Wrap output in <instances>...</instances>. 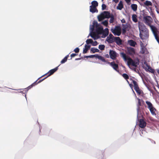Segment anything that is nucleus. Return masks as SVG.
Returning a JSON list of instances; mask_svg holds the SVG:
<instances>
[{"instance_id":"obj_1","label":"nucleus","mask_w":159,"mask_h":159,"mask_svg":"<svg viewBox=\"0 0 159 159\" xmlns=\"http://www.w3.org/2000/svg\"><path fill=\"white\" fill-rule=\"evenodd\" d=\"M58 66H57L55 68L50 70L48 73L42 75L36 81L28 86L27 88L25 89H26L27 91H28L29 89L32 88L33 86H34L35 85L37 84H38L41 82L48 77L52 75L58 70Z\"/></svg>"},{"instance_id":"obj_2","label":"nucleus","mask_w":159,"mask_h":159,"mask_svg":"<svg viewBox=\"0 0 159 159\" xmlns=\"http://www.w3.org/2000/svg\"><path fill=\"white\" fill-rule=\"evenodd\" d=\"M121 56L125 61L128 60L127 65L128 66L131 65L133 66L136 67L138 65H139V60L136 61H134L129 57L127 56L125 54L124 52L121 53Z\"/></svg>"},{"instance_id":"obj_3","label":"nucleus","mask_w":159,"mask_h":159,"mask_svg":"<svg viewBox=\"0 0 159 159\" xmlns=\"http://www.w3.org/2000/svg\"><path fill=\"white\" fill-rule=\"evenodd\" d=\"M139 28L140 31V37L141 39H143L144 38L143 36L146 35L147 29L145 25L142 23L139 24Z\"/></svg>"},{"instance_id":"obj_4","label":"nucleus","mask_w":159,"mask_h":159,"mask_svg":"<svg viewBox=\"0 0 159 159\" xmlns=\"http://www.w3.org/2000/svg\"><path fill=\"white\" fill-rule=\"evenodd\" d=\"M111 31L115 35L120 36L121 34V29L120 26H116L115 28H112Z\"/></svg>"},{"instance_id":"obj_5","label":"nucleus","mask_w":159,"mask_h":159,"mask_svg":"<svg viewBox=\"0 0 159 159\" xmlns=\"http://www.w3.org/2000/svg\"><path fill=\"white\" fill-rule=\"evenodd\" d=\"M150 27L152 31V32L154 34L155 37L157 41V42L159 43V38L158 36V34L157 32H158L157 29L156 27L154 26L151 25L150 24Z\"/></svg>"},{"instance_id":"obj_6","label":"nucleus","mask_w":159,"mask_h":159,"mask_svg":"<svg viewBox=\"0 0 159 159\" xmlns=\"http://www.w3.org/2000/svg\"><path fill=\"white\" fill-rule=\"evenodd\" d=\"M150 111L152 115L156 117V115L157 112V110L154 107L150 102Z\"/></svg>"},{"instance_id":"obj_7","label":"nucleus","mask_w":159,"mask_h":159,"mask_svg":"<svg viewBox=\"0 0 159 159\" xmlns=\"http://www.w3.org/2000/svg\"><path fill=\"white\" fill-rule=\"evenodd\" d=\"M107 63L110 64L112 67L113 69L117 72L119 71L118 70V65L117 64H116L114 61H113L111 62H107Z\"/></svg>"},{"instance_id":"obj_8","label":"nucleus","mask_w":159,"mask_h":159,"mask_svg":"<svg viewBox=\"0 0 159 159\" xmlns=\"http://www.w3.org/2000/svg\"><path fill=\"white\" fill-rule=\"evenodd\" d=\"M109 55L111 59L115 60L117 57V53L115 51L110 50L109 52Z\"/></svg>"},{"instance_id":"obj_9","label":"nucleus","mask_w":159,"mask_h":159,"mask_svg":"<svg viewBox=\"0 0 159 159\" xmlns=\"http://www.w3.org/2000/svg\"><path fill=\"white\" fill-rule=\"evenodd\" d=\"M140 45L141 47V49L140 50V52L142 54H147L148 53V52L147 50L145 47L143 45V43L142 42L140 43Z\"/></svg>"},{"instance_id":"obj_10","label":"nucleus","mask_w":159,"mask_h":159,"mask_svg":"<svg viewBox=\"0 0 159 159\" xmlns=\"http://www.w3.org/2000/svg\"><path fill=\"white\" fill-rule=\"evenodd\" d=\"M114 37L112 34H110L109 36L107 37V40L109 43H112L114 42Z\"/></svg>"},{"instance_id":"obj_11","label":"nucleus","mask_w":159,"mask_h":159,"mask_svg":"<svg viewBox=\"0 0 159 159\" xmlns=\"http://www.w3.org/2000/svg\"><path fill=\"white\" fill-rule=\"evenodd\" d=\"M103 28L102 26L99 25L98 24L97 27H96V32L98 34H101L103 31Z\"/></svg>"},{"instance_id":"obj_12","label":"nucleus","mask_w":159,"mask_h":159,"mask_svg":"<svg viewBox=\"0 0 159 159\" xmlns=\"http://www.w3.org/2000/svg\"><path fill=\"white\" fill-rule=\"evenodd\" d=\"M98 35L97 33L94 31H91L90 33V36L94 40H95L98 38Z\"/></svg>"},{"instance_id":"obj_13","label":"nucleus","mask_w":159,"mask_h":159,"mask_svg":"<svg viewBox=\"0 0 159 159\" xmlns=\"http://www.w3.org/2000/svg\"><path fill=\"white\" fill-rule=\"evenodd\" d=\"M146 122L143 119H140L139 121V127L143 128L146 125Z\"/></svg>"},{"instance_id":"obj_14","label":"nucleus","mask_w":159,"mask_h":159,"mask_svg":"<svg viewBox=\"0 0 159 159\" xmlns=\"http://www.w3.org/2000/svg\"><path fill=\"white\" fill-rule=\"evenodd\" d=\"M157 4L155 2H153V4L150 2V10H154L155 9L157 10Z\"/></svg>"},{"instance_id":"obj_15","label":"nucleus","mask_w":159,"mask_h":159,"mask_svg":"<svg viewBox=\"0 0 159 159\" xmlns=\"http://www.w3.org/2000/svg\"><path fill=\"white\" fill-rule=\"evenodd\" d=\"M128 52L129 54L130 55H134L135 53V51L134 48L130 47L128 48Z\"/></svg>"},{"instance_id":"obj_16","label":"nucleus","mask_w":159,"mask_h":159,"mask_svg":"<svg viewBox=\"0 0 159 159\" xmlns=\"http://www.w3.org/2000/svg\"><path fill=\"white\" fill-rule=\"evenodd\" d=\"M114 42H115L118 45L122 44V40L119 37H115L114 38Z\"/></svg>"},{"instance_id":"obj_17","label":"nucleus","mask_w":159,"mask_h":159,"mask_svg":"<svg viewBox=\"0 0 159 159\" xmlns=\"http://www.w3.org/2000/svg\"><path fill=\"white\" fill-rule=\"evenodd\" d=\"M109 34L108 29L107 28H106L104 30H103V31L101 34H102L103 36L102 37H105L108 35Z\"/></svg>"},{"instance_id":"obj_18","label":"nucleus","mask_w":159,"mask_h":159,"mask_svg":"<svg viewBox=\"0 0 159 159\" xmlns=\"http://www.w3.org/2000/svg\"><path fill=\"white\" fill-rule=\"evenodd\" d=\"M98 25V24L97 21L95 20L94 21L93 23V25H92L91 27L90 28L91 31H93L94 30V28L95 27V29H96V27H97Z\"/></svg>"},{"instance_id":"obj_19","label":"nucleus","mask_w":159,"mask_h":159,"mask_svg":"<svg viewBox=\"0 0 159 159\" xmlns=\"http://www.w3.org/2000/svg\"><path fill=\"white\" fill-rule=\"evenodd\" d=\"M123 7V2L122 1H120L118 4V5L116 7V9L118 10H121Z\"/></svg>"},{"instance_id":"obj_20","label":"nucleus","mask_w":159,"mask_h":159,"mask_svg":"<svg viewBox=\"0 0 159 159\" xmlns=\"http://www.w3.org/2000/svg\"><path fill=\"white\" fill-rule=\"evenodd\" d=\"M143 68L146 70L149 71V65L146 62H144L143 66Z\"/></svg>"},{"instance_id":"obj_21","label":"nucleus","mask_w":159,"mask_h":159,"mask_svg":"<svg viewBox=\"0 0 159 159\" xmlns=\"http://www.w3.org/2000/svg\"><path fill=\"white\" fill-rule=\"evenodd\" d=\"M129 80L131 81V83L133 84L134 89L139 87L138 84L135 81L133 80L131 78H130Z\"/></svg>"},{"instance_id":"obj_22","label":"nucleus","mask_w":159,"mask_h":159,"mask_svg":"<svg viewBox=\"0 0 159 159\" xmlns=\"http://www.w3.org/2000/svg\"><path fill=\"white\" fill-rule=\"evenodd\" d=\"M102 14L104 16L105 18H108L110 17V14L108 11H104Z\"/></svg>"},{"instance_id":"obj_23","label":"nucleus","mask_w":159,"mask_h":159,"mask_svg":"<svg viewBox=\"0 0 159 159\" xmlns=\"http://www.w3.org/2000/svg\"><path fill=\"white\" fill-rule=\"evenodd\" d=\"M90 47V46L89 45H85L84 47V48L83 49V53L84 54L86 53L88 50L89 49Z\"/></svg>"},{"instance_id":"obj_24","label":"nucleus","mask_w":159,"mask_h":159,"mask_svg":"<svg viewBox=\"0 0 159 159\" xmlns=\"http://www.w3.org/2000/svg\"><path fill=\"white\" fill-rule=\"evenodd\" d=\"M96 58H98L99 60L102 61L103 62H105L107 63V62H108L106 61L104 57L100 56L98 55L97 54L96 55Z\"/></svg>"},{"instance_id":"obj_25","label":"nucleus","mask_w":159,"mask_h":159,"mask_svg":"<svg viewBox=\"0 0 159 159\" xmlns=\"http://www.w3.org/2000/svg\"><path fill=\"white\" fill-rule=\"evenodd\" d=\"M143 6L145 7L147 10H148L149 8V1L147 0L143 4Z\"/></svg>"},{"instance_id":"obj_26","label":"nucleus","mask_w":159,"mask_h":159,"mask_svg":"<svg viewBox=\"0 0 159 159\" xmlns=\"http://www.w3.org/2000/svg\"><path fill=\"white\" fill-rule=\"evenodd\" d=\"M128 43L130 46L133 47L135 46L136 44V42L132 40H129Z\"/></svg>"},{"instance_id":"obj_27","label":"nucleus","mask_w":159,"mask_h":159,"mask_svg":"<svg viewBox=\"0 0 159 159\" xmlns=\"http://www.w3.org/2000/svg\"><path fill=\"white\" fill-rule=\"evenodd\" d=\"M91 5L95 6L96 7L98 6V3L97 1L94 0L91 2Z\"/></svg>"},{"instance_id":"obj_28","label":"nucleus","mask_w":159,"mask_h":159,"mask_svg":"<svg viewBox=\"0 0 159 159\" xmlns=\"http://www.w3.org/2000/svg\"><path fill=\"white\" fill-rule=\"evenodd\" d=\"M131 7L132 10H137V6L136 4H132L131 5Z\"/></svg>"},{"instance_id":"obj_29","label":"nucleus","mask_w":159,"mask_h":159,"mask_svg":"<svg viewBox=\"0 0 159 159\" xmlns=\"http://www.w3.org/2000/svg\"><path fill=\"white\" fill-rule=\"evenodd\" d=\"M91 51L93 53H95L96 52H98L99 50L97 48H91Z\"/></svg>"},{"instance_id":"obj_30","label":"nucleus","mask_w":159,"mask_h":159,"mask_svg":"<svg viewBox=\"0 0 159 159\" xmlns=\"http://www.w3.org/2000/svg\"><path fill=\"white\" fill-rule=\"evenodd\" d=\"M69 57L68 55L66 56L61 61V64H63L65 63L67 60V58Z\"/></svg>"},{"instance_id":"obj_31","label":"nucleus","mask_w":159,"mask_h":159,"mask_svg":"<svg viewBox=\"0 0 159 159\" xmlns=\"http://www.w3.org/2000/svg\"><path fill=\"white\" fill-rule=\"evenodd\" d=\"M105 18V17L102 14L98 16V19L99 21H100L103 20Z\"/></svg>"},{"instance_id":"obj_32","label":"nucleus","mask_w":159,"mask_h":159,"mask_svg":"<svg viewBox=\"0 0 159 159\" xmlns=\"http://www.w3.org/2000/svg\"><path fill=\"white\" fill-rule=\"evenodd\" d=\"M138 108H137V111H139V107L140 106H141V101L140 99L138 98Z\"/></svg>"},{"instance_id":"obj_33","label":"nucleus","mask_w":159,"mask_h":159,"mask_svg":"<svg viewBox=\"0 0 159 159\" xmlns=\"http://www.w3.org/2000/svg\"><path fill=\"white\" fill-rule=\"evenodd\" d=\"M136 93L139 95H140L141 93V92L142 91L140 89L139 87L135 89H134Z\"/></svg>"},{"instance_id":"obj_34","label":"nucleus","mask_w":159,"mask_h":159,"mask_svg":"<svg viewBox=\"0 0 159 159\" xmlns=\"http://www.w3.org/2000/svg\"><path fill=\"white\" fill-rule=\"evenodd\" d=\"M122 76L124 79L126 80L127 81L128 80V79H129V76L128 75L125 73L123 74L122 75Z\"/></svg>"},{"instance_id":"obj_35","label":"nucleus","mask_w":159,"mask_h":159,"mask_svg":"<svg viewBox=\"0 0 159 159\" xmlns=\"http://www.w3.org/2000/svg\"><path fill=\"white\" fill-rule=\"evenodd\" d=\"M93 41L91 39H87L86 41V43L87 44H92Z\"/></svg>"},{"instance_id":"obj_36","label":"nucleus","mask_w":159,"mask_h":159,"mask_svg":"<svg viewBox=\"0 0 159 159\" xmlns=\"http://www.w3.org/2000/svg\"><path fill=\"white\" fill-rule=\"evenodd\" d=\"M132 20L135 22L137 21V19L136 18V16L135 15H133L132 16Z\"/></svg>"},{"instance_id":"obj_37","label":"nucleus","mask_w":159,"mask_h":159,"mask_svg":"<svg viewBox=\"0 0 159 159\" xmlns=\"http://www.w3.org/2000/svg\"><path fill=\"white\" fill-rule=\"evenodd\" d=\"M107 6L103 2V3L102 5V10H107Z\"/></svg>"},{"instance_id":"obj_38","label":"nucleus","mask_w":159,"mask_h":159,"mask_svg":"<svg viewBox=\"0 0 159 159\" xmlns=\"http://www.w3.org/2000/svg\"><path fill=\"white\" fill-rule=\"evenodd\" d=\"M105 48V46L104 45H99L98 46V48L101 50H104Z\"/></svg>"},{"instance_id":"obj_39","label":"nucleus","mask_w":159,"mask_h":159,"mask_svg":"<svg viewBox=\"0 0 159 159\" xmlns=\"http://www.w3.org/2000/svg\"><path fill=\"white\" fill-rule=\"evenodd\" d=\"M89 7V10H98L97 7L92 5L90 6Z\"/></svg>"},{"instance_id":"obj_40","label":"nucleus","mask_w":159,"mask_h":159,"mask_svg":"<svg viewBox=\"0 0 159 159\" xmlns=\"http://www.w3.org/2000/svg\"><path fill=\"white\" fill-rule=\"evenodd\" d=\"M122 27L123 28V29L127 30V28H128V25L127 24H122Z\"/></svg>"},{"instance_id":"obj_41","label":"nucleus","mask_w":159,"mask_h":159,"mask_svg":"<svg viewBox=\"0 0 159 159\" xmlns=\"http://www.w3.org/2000/svg\"><path fill=\"white\" fill-rule=\"evenodd\" d=\"M102 24L104 25L107 26L108 24V21L107 20H105L104 21H103L102 22Z\"/></svg>"},{"instance_id":"obj_42","label":"nucleus","mask_w":159,"mask_h":159,"mask_svg":"<svg viewBox=\"0 0 159 159\" xmlns=\"http://www.w3.org/2000/svg\"><path fill=\"white\" fill-rule=\"evenodd\" d=\"M98 44V43L97 41H93V42L92 43V45L93 46H96Z\"/></svg>"},{"instance_id":"obj_43","label":"nucleus","mask_w":159,"mask_h":159,"mask_svg":"<svg viewBox=\"0 0 159 159\" xmlns=\"http://www.w3.org/2000/svg\"><path fill=\"white\" fill-rule=\"evenodd\" d=\"M79 49L78 48H76L74 50V51L76 53H78L79 52Z\"/></svg>"},{"instance_id":"obj_44","label":"nucleus","mask_w":159,"mask_h":159,"mask_svg":"<svg viewBox=\"0 0 159 159\" xmlns=\"http://www.w3.org/2000/svg\"><path fill=\"white\" fill-rule=\"evenodd\" d=\"M155 72V70L152 69L150 66V72L154 73V72Z\"/></svg>"},{"instance_id":"obj_45","label":"nucleus","mask_w":159,"mask_h":159,"mask_svg":"<svg viewBox=\"0 0 159 159\" xmlns=\"http://www.w3.org/2000/svg\"><path fill=\"white\" fill-rule=\"evenodd\" d=\"M128 5H130L131 4V0H125Z\"/></svg>"},{"instance_id":"obj_46","label":"nucleus","mask_w":159,"mask_h":159,"mask_svg":"<svg viewBox=\"0 0 159 159\" xmlns=\"http://www.w3.org/2000/svg\"><path fill=\"white\" fill-rule=\"evenodd\" d=\"M96 55H97V54L96 55H91L88 56L89 58H93L94 57H96Z\"/></svg>"},{"instance_id":"obj_47","label":"nucleus","mask_w":159,"mask_h":159,"mask_svg":"<svg viewBox=\"0 0 159 159\" xmlns=\"http://www.w3.org/2000/svg\"><path fill=\"white\" fill-rule=\"evenodd\" d=\"M127 82L129 84V85L130 86V87L131 88H132L133 86V85L132 84V83H131H131H130V82L128 80H127Z\"/></svg>"},{"instance_id":"obj_48","label":"nucleus","mask_w":159,"mask_h":159,"mask_svg":"<svg viewBox=\"0 0 159 159\" xmlns=\"http://www.w3.org/2000/svg\"><path fill=\"white\" fill-rule=\"evenodd\" d=\"M77 54L76 53H72L70 55V57H71V59L72 58L75 57V56H77Z\"/></svg>"},{"instance_id":"obj_49","label":"nucleus","mask_w":159,"mask_h":159,"mask_svg":"<svg viewBox=\"0 0 159 159\" xmlns=\"http://www.w3.org/2000/svg\"><path fill=\"white\" fill-rule=\"evenodd\" d=\"M148 83H146L145 82H144V83L146 85V86L147 87L148 89L149 90V85L148 84V82H147Z\"/></svg>"},{"instance_id":"obj_50","label":"nucleus","mask_w":159,"mask_h":159,"mask_svg":"<svg viewBox=\"0 0 159 159\" xmlns=\"http://www.w3.org/2000/svg\"><path fill=\"white\" fill-rule=\"evenodd\" d=\"M109 22L110 23H112L114 22V19L113 18H111Z\"/></svg>"},{"instance_id":"obj_51","label":"nucleus","mask_w":159,"mask_h":159,"mask_svg":"<svg viewBox=\"0 0 159 159\" xmlns=\"http://www.w3.org/2000/svg\"><path fill=\"white\" fill-rule=\"evenodd\" d=\"M126 30H127L122 29V33L123 34H125L126 31Z\"/></svg>"},{"instance_id":"obj_52","label":"nucleus","mask_w":159,"mask_h":159,"mask_svg":"<svg viewBox=\"0 0 159 159\" xmlns=\"http://www.w3.org/2000/svg\"><path fill=\"white\" fill-rule=\"evenodd\" d=\"M146 102L147 104L148 108H149V102L147 101Z\"/></svg>"},{"instance_id":"obj_53","label":"nucleus","mask_w":159,"mask_h":159,"mask_svg":"<svg viewBox=\"0 0 159 159\" xmlns=\"http://www.w3.org/2000/svg\"><path fill=\"white\" fill-rule=\"evenodd\" d=\"M121 22L122 23H125V22H126L125 20V19H122L121 20Z\"/></svg>"},{"instance_id":"obj_54","label":"nucleus","mask_w":159,"mask_h":159,"mask_svg":"<svg viewBox=\"0 0 159 159\" xmlns=\"http://www.w3.org/2000/svg\"><path fill=\"white\" fill-rule=\"evenodd\" d=\"M119 0H113L112 1L116 3L118 2Z\"/></svg>"},{"instance_id":"obj_55","label":"nucleus","mask_w":159,"mask_h":159,"mask_svg":"<svg viewBox=\"0 0 159 159\" xmlns=\"http://www.w3.org/2000/svg\"><path fill=\"white\" fill-rule=\"evenodd\" d=\"M90 12H91L92 13H94L95 12H98V11H90Z\"/></svg>"},{"instance_id":"obj_56","label":"nucleus","mask_w":159,"mask_h":159,"mask_svg":"<svg viewBox=\"0 0 159 159\" xmlns=\"http://www.w3.org/2000/svg\"><path fill=\"white\" fill-rule=\"evenodd\" d=\"M105 57L107 58H108L109 57V55L108 54H107L106 55Z\"/></svg>"},{"instance_id":"obj_57","label":"nucleus","mask_w":159,"mask_h":159,"mask_svg":"<svg viewBox=\"0 0 159 159\" xmlns=\"http://www.w3.org/2000/svg\"><path fill=\"white\" fill-rule=\"evenodd\" d=\"M81 59V58H79L75 59V60H80V59Z\"/></svg>"},{"instance_id":"obj_58","label":"nucleus","mask_w":159,"mask_h":159,"mask_svg":"<svg viewBox=\"0 0 159 159\" xmlns=\"http://www.w3.org/2000/svg\"><path fill=\"white\" fill-rule=\"evenodd\" d=\"M157 73L159 75V70L157 69Z\"/></svg>"},{"instance_id":"obj_59","label":"nucleus","mask_w":159,"mask_h":159,"mask_svg":"<svg viewBox=\"0 0 159 159\" xmlns=\"http://www.w3.org/2000/svg\"><path fill=\"white\" fill-rule=\"evenodd\" d=\"M84 58H89V57H88V56H85L84 57Z\"/></svg>"},{"instance_id":"obj_60","label":"nucleus","mask_w":159,"mask_h":159,"mask_svg":"<svg viewBox=\"0 0 159 159\" xmlns=\"http://www.w3.org/2000/svg\"><path fill=\"white\" fill-rule=\"evenodd\" d=\"M149 18H150V19H151L152 20V18H151V17L150 16L149 17Z\"/></svg>"},{"instance_id":"obj_61","label":"nucleus","mask_w":159,"mask_h":159,"mask_svg":"<svg viewBox=\"0 0 159 159\" xmlns=\"http://www.w3.org/2000/svg\"><path fill=\"white\" fill-rule=\"evenodd\" d=\"M147 25L149 26V22H148L147 23Z\"/></svg>"},{"instance_id":"obj_62","label":"nucleus","mask_w":159,"mask_h":159,"mask_svg":"<svg viewBox=\"0 0 159 159\" xmlns=\"http://www.w3.org/2000/svg\"><path fill=\"white\" fill-rule=\"evenodd\" d=\"M159 11H157V12L158 13H159Z\"/></svg>"},{"instance_id":"obj_63","label":"nucleus","mask_w":159,"mask_h":159,"mask_svg":"<svg viewBox=\"0 0 159 159\" xmlns=\"http://www.w3.org/2000/svg\"><path fill=\"white\" fill-rule=\"evenodd\" d=\"M102 0V1L103 2H103V1H104V0Z\"/></svg>"},{"instance_id":"obj_64","label":"nucleus","mask_w":159,"mask_h":159,"mask_svg":"<svg viewBox=\"0 0 159 159\" xmlns=\"http://www.w3.org/2000/svg\"><path fill=\"white\" fill-rule=\"evenodd\" d=\"M142 1H144L145 0H141Z\"/></svg>"}]
</instances>
